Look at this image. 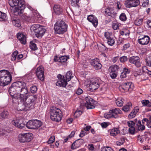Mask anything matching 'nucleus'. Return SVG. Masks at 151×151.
Segmentation results:
<instances>
[{
	"label": "nucleus",
	"mask_w": 151,
	"mask_h": 151,
	"mask_svg": "<svg viewBox=\"0 0 151 151\" xmlns=\"http://www.w3.org/2000/svg\"><path fill=\"white\" fill-rule=\"evenodd\" d=\"M140 3L139 0H127L125 3V6L128 8L132 7H136L138 6Z\"/></svg>",
	"instance_id": "obj_13"
},
{
	"label": "nucleus",
	"mask_w": 151,
	"mask_h": 151,
	"mask_svg": "<svg viewBox=\"0 0 151 151\" xmlns=\"http://www.w3.org/2000/svg\"><path fill=\"white\" fill-rule=\"evenodd\" d=\"M140 60L139 58L137 56H132L129 58V62L135 65L137 68H139L141 66V63L140 62Z\"/></svg>",
	"instance_id": "obj_14"
},
{
	"label": "nucleus",
	"mask_w": 151,
	"mask_h": 151,
	"mask_svg": "<svg viewBox=\"0 0 151 151\" xmlns=\"http://www.w3.org/2000/svg\"><path fill=\"white\" fill-rule=\"evenodd\" d=\"M9 3L12 7L17 6L13 11L15 15H19L23 13L25 8L24 0H9Z\"/></svg>",
	"instance_id": "obj_2"
},
{
	"label": "nucleus",
	"mask_w": 151,
	"mask_h": 151,
	"mask_svg": "<svg viewBox=\"0 0 151 151\" xmlns=\"http://www.w3.org/2000/svg\"><path fill=\"white\" fill-rule=\"evenodd\" d=\"M30 44L29 47L31 50H35L37 49V47L35 43H33V42H30Z\"/></svg>",
	"instance_id": "obj_43"
},
{
	"label": "nucleus",
	"mask_w": 151,
	"mask_h": 151,
	"mask_svg": "<svg viewBox=\"0 0 151 151\" xmlns=\"http://www.w3.org/2000/svg\"><path fill=\"white\" fill-rule=\"evenodd\" d=\"M57 78L58 79L56 83V85L60 87H65L67 84V81L65 79L64 76L59 74Z\"/></svg>",
	"instance_id": "obj_9"
},
{
	"label": "nucleus",
	"mask_w": 151,
	"mask_h": 151,
	"mask_svg": "<svg viewBox=\"0 0 151 151\" xmlns=\"http://www.w3.org/2000/svg\"><path fill=\"white\" fill-rule=\"evenodd\" d=\"M120 34L122 35H125V36H128L129 35V31L128 30L125 29L123 31L120 32Z\"/></svg>",
	"instance_id": "obj_47"
},
{
	"label": "nucleus",
	"mask_w": 151,
	"mask_h": 151,
	"mask_svg": "<svg viewBox=\"0 0 151 151\" xmlns=\"http://www.w3.org/2000/svg\"><path fill=\"white\" fill-rule=\"evenodd\" d=\"M53 10L56 15H59L61 14L63 9L59 5H55L54 6Z\"/></svg>",
	"instance_id": "obj_24"
},
{
	"label": "nucleus",
	"mask_w": 151,
	"mask_h": 151,
	"mask_svg": "<svg viewBox=\"0 0 151 151\" xmlns=\"http://www.w3.org/2000/svg\"><path fill=\"white\" fill-rule=\"evenodd\" d=\"M12 80V76L7 70L0 71V86H4L10 83Z\"/></svg>",
	"instance_id": "obj_3"
},
{
	"label": "nucleus",
	"mask_w": 151,
	"mask_h": 151,
	"mask_svg": "<svg viewBox=\"0 0 151 151\" xmlns=\"http://www.w3.org/2000/svg\"><path fill=\"white\" fill-rule=\"evenodd\" d=\"M105 15L106 16H109L114 17L116 13L112 8L109 7L106 9L105 11Z\"/></svg>",
	"instance_id": "obj_18"
},
{
	"label": "nucleus",
	"mask_w": 151,
	"mask_h": 151,
	"mask_svg": "<svg viewBox=\"0 0 151 151\" xmlns=\"http://www.w3.org/2000/svg\"><path fill=\"white\" fill-rule=\"evenodd\" d=\"M79 0H71V4L72 6H74L77 4L79 2Z\"/></svg>",
	"instance_id": "obj_60"
},
{
	"label": "nucleus",
	"mask_w": 151,
	"mask_h": 151,
	"mask_svg": "<svg viewBox=\"0 0 151 151\" xmlns=\"http://www.w3.org/2000/svg\"><path fill=\"white\" fill-rule=\"evenodd\" d=\"M119 57L116 56L113 58L112 59V61L113 63H116L119 59Z\"/></svg>",
	"instance_id": "obj_64"
},
{
	"label": "nucleus",
	"mask_w": 151,
	"mask_h": 151,
	"mask_svg": "<svg viewBox=\"0 0 151 151\" xmlns=\"http://www.w3.org/2000/svg\"><path fill=\"white\" fill-rule=\"evenodd\" d=\"M69 58V55H63L58 58V62L63 64Z\"/></svg>",
	"instance_id": "obj_27"
},
{
	"label": "nucleus",
	"mask_w": 151,
	"mask_h": 151,
	"mask_svg": "<svg viewBox=\"0 0 151 151\" xmlns=\"http://www.w3.org/2000/svg\"><path fill=\"white\" fill-rule=\"evenodd\" d=\"M42 122L37 119L30 120L26 124V127L30 129H35L40 127L42 125Z\"/></svg>",
	"instance_id": "obj_6"
},
{
	"label": "nucleus",
	"mask_w": 151,
	"mask_h": 151,
	"mask_svg": "<svg viewBox=\"0 0 151 151\" xmlns=\"http://www.w3.org/2000/svg\"><path fill=\"white\" fill-rule=\"evenodd\" d=\"M142 122L143 124H145L146 123L147 127L149 128H151V116L150 117L149 119L147 118L143 119L142 121Z\"/></svg>",
	"instance_id": "obj_29"
},
{
	"label": "nucleus",
	"mask_w": 151,
	"mask_h": 151,
	"mask_svg": "<svg viewBox=\"0 0 151 151\" xmlns=\"http://www.w3.org/2000/svg\"><path fill=\"white\" fill-rule=\"evenodd\" d=\"M86 132H85L84 131L82 130L79 134V136L81 137H82L86 135Z\"/></svg>",
	"instance_id": "obj_63"
},
{
	"label": "nucleus",
	"mask_w": 151,
	"mask_h": 151,
	"mask_svg": "<svg viewBox=\"0 0 151 151\" xmlns=\"http://www.w3.org/2000/svg\"><path fill=\"white\" fill-rule=\"evenodd\" d=\"M129 131L130 134H134L135 133V129L134 127H130L129 129Z\"/></svg>",
	"instance_id": "obj_54"
},
{
	"label": "nucleus",
	"mask_w": 151,
	"mask_h": 151,
	"mask_svg": "<svg viewBox=\"0 0 151 151\" xmlns=\"http://www.w3.org/2000/svg\"><path fill=\"white\" fill-rule=\"evenodd\" d=\"M107 43L108 45L113 46L115 43V40L113 37L107 40Z\"/></svg>",
	"instance_id": "obj_42"
},
{
	"label": "nucleus",
	"mask_w": 151,
	"mask_h": 151,
	"mask_svg": "<svg viewBox=\"0 0 151 151\" xmlns=\"http://www.w3.org/2000/svg\"><path fill=\"white\" fill-rule=\"evenodd\" d=\"M73 77L72 73L71 71H68L66 75L64 76L65 79L67 81H70L71 79Z\"/></svg>",
	"instance_id": "obj_30"
},
{
	"label": "nucleus",
	"mask_w": 151,
	"mask_h": 151,
	"mask_svg": "<svg viewBox=\"0 0 151 151\" xmlns=\"http://www.w3.org/2000/svg\"><path fill=\"white\" fill-rule=\"evenodd\" d=\"M84 142V140L82 139L76 140L72 145L71 149L74 150L79 148Z\"/></svg>",
	"instance_id": "obj_19"
},
{
	"label": "nucleus",
	"mask_w": 151,
	"mask_h": 151,
	"mask_svg": "<svg viewBox=\"0 0 151 151\" xmlns=\"http://www.w3.org/2000/svg\"><path fill=\"white\" fill-rule=\"evenodd\" d=\"M104 36L107 40L113 37L112 33L108 32H106L105 33Z\"/></svg>",
	"instance_id": "obj_46"
},
{
	"label": "nucleus",
	"mask_w": 151,
	"mask_h": 151,
	"mask_svg": "<svg viewBox=\"0 0 151 151\" xmlns=\"http://www.w3.org/2000/svg\"><path fill=\"white\" fill-rule=\"evenodd\" d=\"M111 110H110L108 113H106L104 114V116L105 118L109 119L113 118V115L112 114V113L111 112Z\"/></svg>",
	"instance_id": "obj_45"
},
{
	"label": "nucleus",
	"mask_w": 151,
	"mask_h": 151,
	"mask_svg": "<svg viewBox=\"0 0 151 151\" xmlns=\"http://www.w3.org/2000/svg\"><path fill=\"white\" fill-rule=\"evenodd\" d=\"M113 115V118H116L118 117V114H121L122 113V111L119 109L116 108L115 109L111 110V111Z\"/></svg>",
	"instance_id": "obj_25"
},
{
	"label": "nucleus",
	"mask_w": 151,
	"mask_h": 151,
	"mask_svg": "<svg viewBox=\"0 0 151 151\" xmlns=\"http://www.w3.org/2000/svg\"><path fill=\"white\" fill-rule=\"evenodd\" d=\"M83 91L80 88H78L77 90L76 93L78 95H80L82 93Z\"/></svg>",
	"instance_id": "obj_61"
},
{
	"label": "nucleus",
	"mask_w": 151,
	"mask_h": 151,
	"mask_svg": "<svg viewBox=\"0 0 151 151\" xmlns=\"http://www.w3.org/2000/svg\"><path fill=\"white\" fill-rule=\"evenodd\" d=\"M30 90L31 93H35L37 91V88L36 86H32L30 87Z\"/></svg>",
	"instance_id": "obj_50"
},
{
	"label": "nucleus",
	"mask_w": 151,
	"mask_h": 151,
	"mask_svg": "<svg viewBox=\"0 0 151 151\" xmlns=\"http://www.w3.org/2000/svg\"><path fill=\"white\" fill-rule=\"evenodd\" d=\"M6 14L0 11V21H5L6 19Z\"/></svg>",
	"instance_id": "obj_41"
},
{
	"label": "nucleus",
	"mask_w": 151,
	"mask_h": 151,
	"mask_svg": "<svg viewBox=\"0 0 151 151\" xmlns=\"http://www.w3.org/2000/svg\"><path fill=\"white\" fill-rule=\"evenodd\" d=\"M27 107L25 102L21 100L20 103H19L18 104L17 110L19 111H26L29 110Z\"/></svg>",
	"instance_id": "obj_21"
},
{
	"label": "nucleus",
	"mask_w": 151,
	"mask_h": 151,
	"mask_svg": "<svg viewBox=\"0 0 151 151\" xmlns=\"http://www.w3.org/2000/svg\"><path fill=\"white\" fill-rule=\"evenodd\" d=\"M12 22L13 24L16 27H19L21 25L20 21L19 19H13L12 20Z\"/></svg>",
	"instance_id": "obj_36"
},
{
	"label": "nucleus",
	"mask_w": 151,
	"mask_h": 151,
	"mask_svg": "<svg viewBox=\"0 0 151 151\" xmlns=\"http://www.w3.org/2000/svg\"><path fill=\"white\" fill-rule=\"evenodd\" d=\"M87 19L89 22L92 23L93 25L95 27H97L98 24V20L95 16L93 14L89 15L88 16Z\"/></svg>",
	"instance_id": "obj_17"
},
{
	"label": "nucleus",
	"mask_w": 151,
	"mask_h": 151,
	"mask_svg": "<svg viewBox=\"0 0 151 151\" xmlns=\"http://www.w3.org/2000/svg\"><path fill=\"white\" fill-rule=\"evenodd\" d=\"M20 122V120L19 119H16L12 120V124L13 125L17 127L18 124H19Z\"/></svg>",
	"instance_id": "obj_51"
},
{
	"label": "nucleus",
	"mask_w": 151,
	"mask_h": 151,
	"mask_svg": "<svg viewBox=\"0 0 151 151\" xmlns=\"http://www.w3.org/2000/svg\"><path fill=\"white\" fill-rule=\"evenodd\" d=\"M143 19L137 18L134 21V24L136 25L139 26L142 24Z\"/></svg>",
	"instance_id": "obj_40"
},
{
	"label": "nucleus",
	"mask_w": 151,
	"mask_h": 151,
	"mask_svg": "<svg viewBox=\"0 0 151 151\" xmlns=\"http://www.w3.org/2000/svg\"><path fill=\"white\" fill-rule=\"evenodd\" d=\"M90 63L96 70L100 69L102 68V65L100 63L99 60L97 58L91 60L90 61Z\"/></svg>",
	"instance_id": "obj_12"
},
{
	"label": "nucleus",
	"mask_w": 151,
	"mask_h": 151,
	"mask_svg": "<svg viewBox=\"0 0 151 151\" xmlns=\"http://www.w3.org/2000/svg\"><path fill=\"white\" fill-rule=\"evenodd\" d=\"M101 80L99 79L93 78L91 79L89 85L90 91H93L98 89L100 86Z\"/></svg>",
	"instance_id": "obj_7"
},
{
	"label": "nucleus",
	"mask_w": 151,
	"mask_h": 151,
	"mask_svg": "<svg viewBox=\"0 0 151 151\" xmlns=\"http://www.w3.org/2000/svg\"><path fill=\"white\" fill-rule=\"evenodd\" d=\"M17 35V38L21 43L22 44H25L26 42V37L25 35L22 33H18Z\"/></svg>",
	"instance_id": "obj_22"
},
{
	"label": "nucleus",
	"mask_w": 151,
	"mask_h": 151,
	"mask_svg": "<svg viewBox=\"0 0 151 151\" xmlns=\"http://www.w3.org/2000/svg\"><path fill=\"white\" fill-rule=\"evenodd\" d=\"M132 104L131 102L128 103L122 108V110L124 111H127L132 108Z\"/></svg>",
	"instance_id": "obj_35"
},
{
	"label": "nucleus",
	"mask_w": 151,
	"mask_h": 151,
	"mask_svg": "<svg viewBox=\"0 0 151 151\" xmlns=\"http://www.w3.org/2000/svg\"><path fill=\"white\" fill-rule=\"evenodd\" d=\"M120 61L122 63L124 62L127 60V57L126 56H124L120 57Z\"/></svg>",
	"instance_id": "obj_57"
},
{
	"label": "nucleus",
	"mask_w": 151,
	"mask_h": 151,
	"mask_svg": "<svg viewBox=\"0 0 151 151\" xmlns=\"http://www.w3.org/2000/svg\"><path fill=\"white\" fill-rule=\"evenodd\" d=\"M40 19V17L39 14L36 12H34L32 13L31 17L29 18L27 20L31 22L35 23L39 22Z\"/></svg>",
	"instance_id": "obj_15"
},
{
	"label": "nucleus",
	"mask_w": 151,
	"mask_h": 151,
	"mask_svg": "<svg viewBox=\"0 0 151 151\" xmlns=\"http://www.w3.org/2000/svg\"><path fill=\"white\" fill-rule=\"evenodd\" d=\"M9 92L12 97H16V93L19 94L21 100L25 102L27 108L30 110L34 108L36 102V95H31L29 93L26 84L23 81H17L13 83L9 88Z\"/></svg>",
	"instance_id": "obj_1"
},
{
	"label": "nucleus",
	"mask_w": 151,
	"mask_h": 151,
	"mask_svg": "<svg viewBox=\"0 0 151 151\" xmlns=\"http://www.w3.org/2000/svg\"><path fill=\"white\" fill-rule=\"evenodd\" d=\"M130 72L129 69L124 68L122 72L121 73L120 77L121 78H124L126 77L127 75L129 74Z\"/></svg>",
	"instance_id": "obj_28"
},
{
	"label": "nucleus",
	"mask_w": 151,
	"mask_h": 151,
	"mask_svg": "<svg viewBox=\"0 0 151 151\" xmlns=\"http://www.w3.org/2000/svg\"><path fill=\"white\" fill-rule=\"evenodd\" d=\"M10 130L8 129V128L6 127L4 129H2L0 131V135H3L7 133H9Z\"/></svg>",
	"instance_id": "obj_44"
},
{
	"label": "nucleus",
	"mask_w": 151,
	"mask_h": 151,
	"mask_svg": "<svg viewBox=\"0 0 151 151\" xmlns=\"http://www.w3.org/2000/svg\"><path fill=\"white\" fill-rule=\"evenodd\" d=\"M132 83L130 82H127L122 83L119 87V89L121 91H127L131 88Z\"/></svg>",
	"instance_id": "obj_16"
},
{
	"label": "nucleus",
	"mask_w": 151,
	"mask_h": 151,
	"mask_svg": "<svg viewBox=\"0 0 151 151\" xmlns=\"http://www.w3.org/2000/svg\"><path fill=\"white\" fill-rule=\"evenodd\" d=\"M142 103L143 106L151 107V100L150 101L148 100H144L142 101Z\"/></svg>",
	"instance_id": "obj_37"
},
{
	"label": "nucleus",
	"mask_w": 151,
	"mask_h": 151,
	"mask_svg": "<svg viewBox=\"0 0 151 151\" xmlns=\"http://www.w3.org/2000/svg\"><path fill=\"white\" fill-rule=\"evenodd\" d=\"M50 114V119L53 121L59 122L62 119V116L60 110L55 107L51 108Z\"/></svg>",
	"instance_id": "obj_5"
},
{
	"label": "nucleus",
	"mask_w": 151,
	"mask_h": 151,
	"mask_svg": "<svg viewBox=\"0 0 151 151\" xmlns=\"http://www.w3.org/2000/svg\"><path fill=\"white\" fill-rule=\"evenodd\" d=\"M109 132L111 136H115L119 133L120 130L118 128H116L110 130Z\"/></svg>",
	"instance_id": "obj_26"
},
{
	"label": "nucleus",
	"mask_w": 151,
	"mask_h": 151,
	"mask_svg": "<svg viewBox=\"0 0 151 151\" xmlns=\"http://www.w3.org/2000/svg\"><path fill=\"white\" fill-rule=\"evenodd\" d=\"M33 134L30 133L21 134L18 136V139L21 142H29L32 139Z\"/></svg>",
	"instance_id": "obj_8"
},
{
	"label": "nucleus",
	"mask_w": 151,
	"mask_h": 151,
	"mask_svg": "<svg viewBox=\"0 0 151 151\" xmlns=\"http://www.w3.org/2000/svg\"><path fill=\"white\" fill-rule=\"evenodd\" d=\"M149 4V1L147 0L143 2L142 4V6L144 7H147Z\"/></svg>",
	"instance_id": "obj_56"
},
{
	"label": "nucleus",
	"mask_w": 151,
	"mask_h": 151,
	"mask_svg": "<svg viewBox=\"0 0 151 151\" xmlns=\"http://www.w3.org/2000/svg\"><path fill=\"white\" fill-rule=\"evenodd\" d=\"M18 54V52L17 50L14 52L12 54L11 60L12 61H14L16 59L17 60V55Z\"/></svg>",
	"instance_id": "obj_39"
},
{
	"label": "nucleus",
	"mask_w": 151,
	"mask_h": 151,
	"mask_svg": "<svg viewBox=\"0 0 151 151\" xmlns=\"http://www.w3.org/2000/svg\"><path fill=\"white\" fill-rule=\"evenodd\" d=\"M136 123V125L139 130H143L145 129L144 124H142L140 120H138Z\"/></svg>",
	"instance_id": "obj_32"
},
{
	"label": "nucleus",
	"mask_w": 151,
	"mask_h": 151,
	"mask_svg": "<svg viewBox=\"0 0 151 151\" xmlns=\"http://www.w3.org/2000/svg\"><path fill=\"white\" fill-rule=\"evenodd\" d=\"M25 126V125L24 124L19 122V124H18L17 127L20 129H22Z\"/></svg>",
	"instance_id": "obj_62"
},
{
	"label": "nucleus",
	"mask_w": 151,
	"mask_h": 151,
	"mask_svg": "<svg viewBox=\"0 0 151 151\" xmlns=\"http://www.w3.org/2000/svg\"><path fill=\"white\" fill-rule=\"evenodd\" d=\"M42 27H40L39 24H34L31 26L30 29L32 31H34L35 33L36 31H37L39 30V28H41Z\"/></svg>",
	"instance_id": "obj_33"
},
{
	"label": "nucleus",
	"mask_w": 151,
	"mask_h": 151,
	"mask_svg": "<svg viewBox=\"0 0 151 151\" xmlns=\"http://www.w3.org/2000/svg\"><path fill=\"white\" fill-rule=\"evenodd\" d=\"M101 151H114V150L111 147H106L102 148Z\"/></svg>",
	"instance_id": "obj_49"
},
{
	"label": "nucleus",
	"mask_w": 151,
	"mask_h": 151,
	"mask_svg": "<svg viewBox=\"0 0 151 151\" xmlns=\"http://www.w3.org/2000/svg\"><path fill=\"white\" fill-rule=\"evenodd\" d=\"M39 29L37 31H36L35 33L37 37L38 38H40L45 33V29L42 27L39 28Z\"/></svg>",
	"instance_id": "obj_23"
},
{
	"label": "nucleus",
	"mask_w": 151,
	"mask_h": 151,
	"mask_svg": "<svg viewBox=\"0 0 151 151\" xmlns=\"http://www.w3.org/2000/svg\"><path fill=\"white\" fill-rule=\"evenodd\" d=\"M82 112L80 110H77L75 113L74 116L76 117H78L82 114Z\"/></svg>",
	"instance_id": "obj_52"
},
{
	"label": "nucleus",
	"mask_w": 151,
	"mask_h": 151,
	"mask_svg": "<svg viewBox=\"0 0 151 151\" xmlns=\"http://www.w3.org/2000/svg\"><path fill=\"white\" fill-rule=\"evenodd\" d=\"M44 69L42 66H40L37 68L36 73L38 78L41 81H43L44 80Z\"/></svg>",
	"instance_id": "obj_11"
},
{
	"label": "nucleus",
	"mask_w": 151,
	"mask_h": 151,
	"mask_svg": "<svg viewBox=\"0 0 151 151\" xmlns=\"http://www.w3.org/2000/svg\"><path fill=\"white\" fill-rule=\"evenodd\" d=\"M111 77L113 79H115L117 76V74L116 72H110Z\"/></svg>",
	"instance_id": "obj_55"
},
{
	"label": "nucleus",
	"mask_w": 151,
	"mask_h": 151,
	"mask_svg": "<svg viewBox=\"0 0 151 151\" xmlns=\"http://www.w3.org/2000/svg\"><path fill=\"white\" fill-rule=\"evenodd\" d=\"M123 99L121 97H119L116 100L115 102L118 106L121 107L123 106Z\"/></svg>",
	"instance_id": "obj_31"
},
{
	"label": "nucleus",
	"mask_w": 151,
	"mask_h": 151,
	"mask_svg": "<svg viewBox=\"0 0 151 151\" xmlns=\"http://www.w3.org/2000/svg\"><path fill=\"white\" fill-rule=\"evenodd\" d=\"M135 124L134 122L132 121H130L128 122V125L129 128L134 127Z\"/></svg>",
	"instance_id": "obj_58"
},
{
	"label": "nucleus",
	"mask_w": 151,
	"mask_h": 151,
	"mask_svg": "<svg viewBox=\"0 0 151 151\" xmlns=\"http://www.w3.org/2000/svg\"><path fill=\"white\" fill-rule=\"evenodd\" d=\"M136 115L132 111V112H131L129 114L128 116L129 118H133Z\"/></svg>",
	"instance_id": "obj_59"
},
{
	"label": "nucleus",
	"mask_w": 151,
	"mask_h": 151,
	"mask_svg": "<svg viewBox=\"0 0 151 151\" xmlns=\"http://www.w3.org/2000/svg\"><path fill=\"white\" fill-rule=\"evenodd\" d=\"M55 140V137L54 136H51L48 140L47 142L49 144L52 143L54 142Z\"/></svg>",
	"instance_id": "obj_53"
},
{
	"label": "nucleus",
	"mask_w": 151,
	"mask_h": 151,
	"mask_svg": "<svg viewBox=\"0 0 151 151\" xmlns=\"http://www.w3.org/2000/svg\"><path fill=\"white\" fill-rule=\"evenodd\" d=\"M9 113L7 111L5 110L2 112L0 114V118H6L8 116Z\"/></svg>",
	"instance_id": "obj_38"
},
{
	"label": "nucleus",
	"mask_w": 151,
	"mask_h": 151,
	"mask_svg": "<svg viewBox=\"0 0 151 151\" xmlns=\"http://www.w3.org/2000/svg\"><path fill=\"white\" fill-rule=\"evenodd\" d=\"M118 68V66L117 65H113L109 67V70L110 72H116Z\"/></svg>",
	"instance_id": "obj_34"
},
{
	"label": "nucleus",
	"mask_w": 151,
	"mask_h": 151,
	"mask_svg": "<svg viewBox=\"0 0 151 151\" xmlns=\"http://www.w3.org/2000/svg\"><path fill=\"white\" fill-rule=\"evenodd\" d=\"M150 40V37L147 35H145L143 37L139 39L138 41L139 43L142 45H147Z\"/></svg>",
	"instance_id": "obj_20"
},
{
	"label": "nucleus",
	"mask_w": 151,
	"mask_h": 151,
	"mask_svg": "<svg viewBox=\"0 0 151 151\" xmlns=\"http://www.w3.org/2000/svg\"><path fill=\"white\" fill-rule=\"evenodd\" d=\"M55 31L56 34H62L65 32L68 28V25L63 21L58 20L54 25Z\"/></svg>",
	"instance_id": "obj_4"
},
{
	"label": "nucleus",
	"mask_w": 151,
	"mask_h": 151,
	"mask_svg": "<svg viewBox=\"0 0 151 151\" xmlns=\"http://www.w3.org/2000/svg\"><path fill=\"white\" fill-rule=\"evenodd\" d=\"M85 100L86 102H85V105L87 109L94 108V101L90 96L86 97L85 98Z\"/></svg>",
	"instance_id": "obj_10"
},
{
	"label": "nucleus",
	"mask_w": 151,
	"mask_h": 151,
	"mask_svg": "<svg viewBox=\"0 0 151 151\" xmlns=\"http://www.w3.org/2000/svg\"><path fill=\"white\" fill-rule=\"evenodd\" d=\"M119 19L122 21H125L127 19V17L124 13H122L119 16Z\"/></svg>",
	"instance_id": "obj_48"
}]
</instances>
